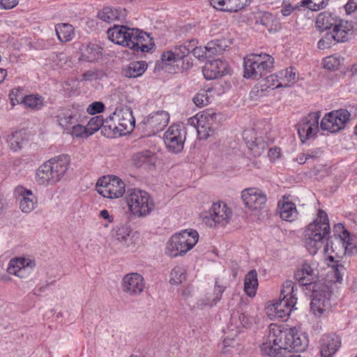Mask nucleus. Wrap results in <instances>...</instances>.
I'll return each mask as SVG.
<instances>
[{"mask_svg":"<svg viewBox=\"0 0 357 357\" xmlns=\"http://www.w3.org/2000/svg\"><path fill=\"white\" fill-rule=\"evenodd\" d=\"M307 345V337L296 327L284 328L271 324L267 340L261 344V351L270 357H287L291 352L305 351Z\"/></svg>","mask_w":357,"mask_h":357,"instance_id":"1","label":"nucleus"},{"mask_svg":"<svg viewBox=\"0 0 357 357\" xmlns=\"http://www.w3.org/2000/svg\"><path fill=\"white\" fill-rule=\"evenodd\" d=\"M108 38L115 44L128 47L136 52H148L154 42L146 32L123 25H114L107 30Z\"/></svg>","mask_w":357,"mask_h":357,"instance_id":"2","label":"nucleus"},{"mask_svg":"<svg viewBox=\"0 0 357 357\" xmlns=\"http://www.w3.org/2000/svg\"><path fill=\"white\" fill-rule=\"evenodd\" d=\"M331 233L328 214L319 209L316 218L304 229L302 241L310 255H314L322 248L324 241Z\"/></svg>","mask_w":357,"mask_h":357,"instance_id":"3","label":"nucleus"},{"mask_svg":"<svg viewBox=\"0 0 357 357\" xmlns=\"http://www.w3.org/2000/svg\"><path fill=\"white\" fill-rule=\"evenodd\" d=\"M70 159L68 155H61L44 162L36 172V181L40 185H54L67 172Z\"/></svg>","mask_w":357,"mask_h":357,"instance_id":"4","label":"nucleus"},{"mask_svg":"<svg viewBox=\"0 0 357 357\" xmlns=\"http://www.w3.org/2000/svg\"><path fill=\"white\" fill-rule=\"evenodd\" d=\"M295 284L291 280L285 281L281 289L280 298L266 307V312L271 319L288 317L297 303Z\"/></svg>","mask_w":357,"mask_h":357,"instance_id":"5","label":"nucleus"},{"mask_svg":"<svg viewBox=\"0 0 357 357\" xmlns=\"http://www.w3.org/2000/svg\"><path fill=\"white\" fill-rule=\"evenodd\" d=\"M199 238V235L195 229L176 232L167 242L165 253L172 258L183 257L197 245Z\"/></svg>","mask_w":357,"mask_h":357,"instance_id":"6","label":"nucleus"},{"mask_svg":"<svg viewBox=\"0 0 357 357\" xmlns=\"http://www.w3.org/2000/svg\"><path fill=\"white\" fill-rule=\"evenodd\" d=\"M274 66V59L266 53L250 54L244 58L243 76L247 79H259L269 73Z\"/></svg>","mask_w":357,"mask_h":357,"instance_id":"7","label":"nucleus"},{"mask_svg":"<svg viewBox=\"0 0 357 357\" xmlns=\"http://www.w3.org/2000/svg\"><path fill=\"white\" fill-rule=\"evenodd\" d=\"M270 130L269 125L259 123L255 128L244 130L243 137L253 156L261 155L266 147L273 142L269 135Z\"/></svg>","mask_w":357,"mask_h":357,"instance_id":"8","label":"nucleus"},{"mask_svg":"<svg viewBox=\"0 0 357 357\" xmlns=\"http://www.w3.org/2000/svg\"><path fill=\"white\" fill-rule=\"evenodd\" d=\"M126 201L130 212L135 217L143 218L154 209V202L149 194L137 188L129 189Z\"/></svg>","mask_w":357,"mask_h":357,"instance_id":"9","label":"nucleus"},{"mask_svg":"<svg viewBox=\"0 0 357 357\" xmlns=\"http://www.w3.org/2000/svg\"><path fill=\"white\" fill-rule=\"evenodd\" d=\"M106 126L109 129L123 135L131 132L135 127V119L130 108H116L106 119Z\"/></svg>","mask_w":357,"mask_h":357,"instance_id":"10","label":"nucleus"},{"mask_svg":"<svg viewBox=\"0 0 357 357\" xmlns=\"http://www.w3.org/2000/svg\"><path fill=\"white\" fill-rule=\"evenodd\" d=\"M331 296V291L327 285L323 283L314 284L312 289L310 311L315 317H320L330 311Z\"/></svg>","mask_w":357,"mask_h":357,"instance_id":"11","label":"nucleus"},{"mask_svg":"<svg viewBox=\"0 0 357 357\" xmlns=\"http://www.w3.org/2000/svg\"><path fill=\"white\" fill-rule=\"evenodd\" d=\"M215 121L216 113L212 109H205L188 119V123L197 129L200 139H207L213 135Z\"/></svg>","mask_w":357,"mask_h":357,"instance_id":"12","label":"nucleus"},{"mask_svg":"<svg viewBox=\"0 0 357 357\" xmlns=\"http://www.w3.org/2000/svg\"><path fill=\"white\" fill-rule=\"evenodd\" d=\"M186 128L183 123H173L165 132L162 139L168 151L173 153H181L184 148L186 139Z\"/></svg>","mask_w":357,"mask_h":357,"instance_id":"13","label":"nucleus"},{"mask_svg":"<svg viewBox=\"0 0 357 357\" xmlns=\"http://www.w3.org/2000/svg\"><path fill=\"white\" fill-rule=\"evenodd\" d=\"M321 116V111L310 112L297 123L298 135L303 144L317 137L319 132V119Z\"/></svg>","mask_w":357,"mask_h":357,"instance_id":"14","label":"nucleus"},{"mask_svg":"<svg viewBox=\"0 0 357 357\" xmlns=\"http://www.w3.org/2000/svg\"><path fill=\"white\" fill-rule=\"evenodd\" d=\"M96 188L100 195L109 199L120 198L126 191L123 181L115 176H103L98 179Z\"/></svg>","mask_w":357,"mask_h":357,"instance_id":"15","label":"nucleus"},{"mask_svg":"<svg viewBox=\"0 0 357 357\" xmlns=\"http://www.w3.org/2000/svg\"><path fill=\"white\" fill-rule=\"evenodd\" d=\"M350 118V113L344 109L333 110L326 113L320 122L323 131L335 133L343 130Z\"/></svg>","mask_w":357,"mask_h":357,"instance_id":"16","label":"nucleus"},{"mask_svg":"<svg viewBox=\"0 0 357 357\" xmlns=\"http://www.w3.org/2000/svg\"><path fill=\"white\" fill-rule=\"evenodd\" d=\"M209 212L210 216H205L203 218V222L209 227H213L216 225L225 226L232 217L231 209L226 203L220 201L214 202Z\"/></svg>","mask_w":357,"mask_h":357,"instance_id":"17","label":"nucleus"},{"mask_svg":"<svg viewBox=\"0 0 357 357\" xmlns=\"http://www.w3.org/2000/svg\"><path fill=\"white\" fill-rule=\"evenodd\" d=\"M319 271L316 262H305L294 273V279L302 286H309L314 289L317 282Z\"/></svg>","mask_w":357,"mask_h":357,"instance_id":"18","label":"nucleus"},{"mask_svg":"<svg viewBox=\"0 0 357 357\" xmlns=\"http://www.w3.org/2000/svg\"><path fill=\"white\" fill-rule=\"evenodd\" d=\"M241 198L245 206L252 211L263 209L267 202V196L261 189L249 188L241 192Z\"/></svg>","mask_w":357,"mask_h":357,"instance_id":"19","label":"nucleus"},{"mask_svg":"<svg viewBox=\"0 0 357 357\" xmlns=\"http://www.w3.org/2000/svg\"><path fill=\"white\" fill-rule=\"evenodd\" d=\"M36 266L34 259L29 257H19L10 260L7 272L20 278H26Z\"/></svg>","mask_w":357,"mask_h":357,"instance_id":"20","label":"nucleus"},{"mask_svg":"<svg viewBox=\"0 0 357 357\" xmlns=\"http://www.w3.org/2000/svg\"><path fill=\"white\" fill-rule=\"evenodd\" d=\"M121 287L124 294L132 297L137 296L145 288L144 279L139 273H130L123 277Z\"/></svg>","mask_w":357,"mask_h":357,"instance_id":"21","label":"nucleus"},{"mask_svg":"<svg viewBox=\"0 0 357 357\" xmlns=\"http://www.w3.org/2000/svg\"><path fill=\"white\" fill-rule=\"evenodd\" d=\"M14 192L22 213H29L38 206V199L31 190L18 185Z\"/></svg>","mask_w":357,"mask_h":357,"instance_id":"22","label":"nucleus"},{"mask_svg":"<svg viewBox=\"0 0 357 357\" xmlns=\"http://www.w3.org/2000/svg\"><path fill=\"white\" fill-rule=\"evenodd\" d=\"M229 71L227 61L220 59L206 62L202 68L203 75L208 80L225 76L229 74Z\"/></svg>","mask_w":357,"mask_h":357,"instance_id":"23","label":"nucleus"},{"mask_svg":"<svg viewBox=\"0 0 357 357\" xmlns=\"http://www.w3.org/2000/svg\"><path fill=\"white\" fill-rule=\"evenodd\" d=\"M250 0H209V4L214 9L229 13H234L243 10Z\"/></svg>","mask_w":357,"mask_h":357,"instance_id":"24","label":"nucleus"},{"mask_svg":"<svg viewBox=\"0 0 357 357\" xmlns=\"http://www.w3.org/2000/svg\"><path fill=\"white\" fill-rule=\"evenodd\" d=\"M278 209L282 220L287 222L294 221L298 216L296 204L291 200L289 195H284L278 201Z\"/></svg>","mask_w":357,"mask_h":357,"instance_id":"25","label":"nucleus"},{"mask_svg":"<svg viewBox=\"0 0 357 357\" xmlns=\"http://www.w3.org/2000/svg\"><path fill=\"white\" fill-rule=\"evenodd\" d=\"M341 346V339L336 334L324 335L321 340L320 353L321 357H331Z\"/></svg>","mask_w":357,"mask_h":357,"instance_id":"26","label":"nucleus"},{"mask_svg":"<svg viewBox=\"0 0 357 357\" xmlns=\"http://www.w3.org/2000/svg\"><path fill=\"white\" fill-rule=\"evenodd\" d=\"M353 34V25L348 21L338 20L332 30V38L338 43H344Z\"/></svg>","mask_w":357,"mask_h":357,"instance_id":"27","label":"nucleus"},{"mask_svg":"<svg viewBox=\"0 0 357 357\" xmlns=\"http://www.w3.org/2000/svg\"><path fill=\"white\" fill-rule=\"evenodd\" d=\"M234 321V318H231V322ZM233 326V323L228 326L227 330L229 331L233 332L234 331ZM241 332V329L239 326H237L234 333H231V335H228L223 340L222 342V354L225 357H234L235 355H238L239 354L238 349L235 348L236 341L234 340V336H236L238 333Z\"/></svg>","mask_w":357,"mask_h":357,"instance_id":"28","label":"nucleus"},{"mask_svg":"<svg viewBox=\"0 0 357 357\" xmlns=\"http://www.w3.org/2000/svg\"><path fill=\"white\" fill-rule=\"evenodd\" d=\"M333 233L335 236H337L340 239L344 253L353 254L356 252L357 248L352 243L353 238L344 225L341 223L335 225Z\"/></svg>","mask_w":357,"mask_h":357,"instance_id":"29","label":"nucleus"},{"mask_svg":"<svg viewBox=\"0 0 357 357\" xmlns=\"http://www.w3.org/2000/svg\"><path fill=\"white\" fill-rule=\"evenodd\" d=\"M79 117V111L70 109H61L58 111L56 116L59 125L66 131L69 130L71 126L78 121Z\"/></svg>","mask_w":357,"mask_h":357,"instance_id":"30","label":"nucleus"},{"mask_svg":"<svg viewBox=\"0 0 357 357\" xmlns=\"http://www.w3.org/2000/svg\"><path fill=\"white\" fill-rule=\"evenodd\" d=\"M131 161L137 167L144 165L149 169H153L156 162V154L150 150L142 151L133 154Z\"/></svg>","mask_w":357,"mask_h":357,"instance_id":"31","label":"nucleus"},{"mask_svg":"<svg viewBox=\"0 0 357 357\" xmlns=\"http://www.w3.org/2000/svg\"><path fill=\"white\" fill-rule=\"evenodd\" d=\"M324 252L326 258L328 261L335 264L332 265L333 270L335 273L337 282H341L342 280V275L339 270V268H342L343 266L337 264L341 256L333 248V243L332 241H327L324 247Z\"/></svg>","mask_w":357,"mask_h":357,"instance_id":"32","label":"nucleus"},{"mask_svg":"<svg viewBox=\"0 0 357 357\" xmlns=\"http://www.w3.org/2000/svg\"><path fill=\"white\" fill-rule=\"evenodd\" d=\"M339 17L328 11H324L318 14L315 20L316 27L321 30L325 31L331 29L335 23L338 22Z\"/></svg>","mask_w":357,"mask_h":357,"instance_id":"33","label":"nucleus"},{"mask_svg":"<svg viewBox=\"0 0 357 357\" xmlns=\"http://www.w3.org/2000/svg\"><path fill=\"white\" fill-rule=\"evenodd\" d=\"M126 16V10H121L111 7H105L100 10L97 17L103 22L111 23L115 20H122Z\"/></svg>","mask_w":357,"mask_h":357,"instance_id":"34","label":"nucleus"},{"mask_svg":"<svg viewBox=\"0 0 357 357\" xmlns=\"http://www.w3.org/2000/svg\"><path fill=\"white\" fill-rule=\"evenodd\" d=\"M102 48L97 44L90 43L81 49L80 60L94 62L101 58Z\"/></svg>","mask_w":357,"mask_h":357,"instance_id":"35","label":"nucleus"},{"mask_svg":"<svg viewBox=\"0 0 357 357\" xmlns=\"http://www.w3.org/2000/svg\"><path fill=\"white\" fill-rule=\"evenodd\" d=\"M131 233L132 229L129 226L121 225L114 229L112 236L122 245L128 247L133 243Z\"/></svg>","mask_w":357,"mask_h":357,"instance_id":"36","label":"nucleus"},{"mask_svg":"<svg viewBox=\"0 0 357 357\" xmlns=\"http://www.w3.org/2000/svg\"><path fill=\"white\" fill-rule=\"evenodd\" d=\"M176 57V54L172 50L163 52L161 56L162 68H165L170 73H177L179 70V63L181 62Z\"/></svg>","mask_w":357,"mask_h":357,"instance_id":"37","label":"nucleus"},{"mask_svg":"<svg viewBox=\"0 0 357 357\" xmlns=\"http://www.w3.org/2000/svg\"><path fill=\"white\" fill-rule=\"evenodd\" d=\"M277 75L282 88L290 87L294 84L296 81V71L293 67L281 70L277 72Z\"/></svg>","mask_w":357,"mask_h":357,"instance_id":"38","label":"nucleus"},{"mask_svg":"<svg viewBox=\"0 0 357 357\" xmlns=\"http://www.w3.org/2000/svg\"><path fill=\"white\" fill-rule=\"evenodd\" d=\"M257 273L255 270L250 271L244 279V291L250 297H254L258 287Z\"/></svg>","mask_w":357,"mask_h":357,"instance_id":"39","label":"nucleus"},{"mask_svg":"<svg viewBox=\"0 0 357 357\" xmlns=\"http://www.w3.org/2000/svg\"><path fill=\"white\" fill-rule=\"evenodd\" d=\"M146 68L147 64L145 61H133L123 68V73L127 77H137L142 75Z\"/></svg>","mask_w":357,"mask_h":357,"instance_id":"40","label":"nucleus"},{"mask_svg":"<svg viewBox=\"0 0 357 357\" xmlns=\"http://www.w3.org/2000/svg\"><path fill=\"white\" fill-rule=\"evenodd\" d=\"M213 87H208L206 89H201L192 98V101L197 107H203L206 106L213 99L214 97Z\"/></svg>","mask_w":357,"mask_h":357,"instance_id":"41","label":"nucleus"},{"mask_svg":"<svg viewBox=\"0 0 357 357\" xmlns=\"http://www.w3.org/2000/svg\"><path fill=\"white\" fill-rule=\"evenodd\" d=\"M55 31L58 39L61 43H67L73 40L75 36L73 26L68 23L58 24L55 26Z\"/></svg>","mask_w":357,"mask_h":357,"instance_id":"42","label":"nucleus"},{"mask_svg":"<svg viewBox=\"0 0 357 357\" xmlns=\"http://www.w3.org/2000/svg\"><path fill=\"white\" fill-rule=\"evenodd\" d=\"M257 23L264 26L269 32H275L280 29V24L270 13H263L257 20Z\"/></svg>","mask_w":357,"mask_h":357,"instance_id":"43","label":"nucleus"},{"mask_svg":"<svg viewBox=\"0 0 357 357\" xmlns=\"http://www.w3.org/2000/svg\"><path fill=\"white\" fill-rule=\"evenodd\" d=\"M228 46L229 42L226 39H218L208 42L205 45L208 58L216 54H220Z\"/></svg>","mask_w":357,"mask_h":357,"instance_id":"44","label":"nucleus"},{"mask_svg":"<svg viewBox=\"0 0 357 357\" xmlns=\"http://www.w3.org/2000/svg\"><path fill=\"white\" fill-rule=\"evenodd\" d=\"M343 63L344 58L337 54L326 56L321 61L323 68L331 71L339 70Z\"/></svg>","mask_w":357,"mask_h":357,"instance_id":"45","label":"nucleus"},{"mask_svg":"<svg viewBox=\"0 0 357 357\" xmlns=\"http://www.w3.org/2000/svg\"><path fill=\"white\" fill-rule=\"evenodd\" d=\"M22 102L26 107L36 110H39L44 106V98L38 94L26 96Z\"/></svg>","mask_w":357,"mask_h":357,"instance_id":"46","label":"nucleus"},{"mask_svg":"<svg viewBox=\"0 0 357 357\" xmlns=\"http://www.w3.org/2000/svg\"><path fill=\"white\" fill-rule=\"evenodd\" d=\"M24 142V132L20 130L12 133L8 137L9 147L13 151H17L22 148Z\"/></svg>","mask_w":357,"mask_h":357,"instance_id":"47","label":"nucleus"},{"mask_svg":"<svg viewBox=\"0 0 357 357\" xmlns=\"http://www.w3.org/2000/svg\"><path fill=\"white\" fill-rule=\"evenodd\" d=\"M101 126L107 127L106 126V119H104L102 116H96L92 117L86 125L88 135H93L97 132Z\"/></svg>","mask_w":357,"mask_h":357,"instance_id":"48","label":"nucleus"},{"mask_svg":"<svg viewBox=\"0 0 357 357\" xmlns=\"http://www.w3.org/2000/svg\"><path fill=\"white\" fill-rule=\"evenodd\" d=\"M185 268L183 266H176L171 271L169 282L173 284H179L185 280Z\"/></svg>","mask_w":357,"mask_h":357,"instance_id":"49","label":"nucleus"},{"mask_svg":"<svg viewBox=\"0 0 357 357\" xmlns=\"http://www.w3.org/2000/svg\"><path fill=\"white\" fill-rule=\"evenodd\" d=\"M328 0H301V6L305 7L312 11H318L324 8Z\"/></svg>","mask_w":357,"mask_h":357,"instance_id":"50","label":"nucleus"},{"mask_svg":"<svg viewBox=\"0 0 357 357\" xmlns=\"http://www.w3.org/2000/svg\"><path fill=\"white\" fill-rule=\"evenodd\" d=\"M268 89L264 86V84H257L250 92V98L253 100H258L261 98L266 96Z\"/></svg>","mask_w":357,"mask_h":357,"instance_id":"51","label":"nucleus"},{"mask_svg":"<svg viewBox=\"0 0 357 357\" xmlns=\"http://www.w3.org/2000/svg\"><path fill=\"white\" fill-rule=\"evenodd\" d=\"M264 86L267 89H278L282 88L280 86V82L279 81V78L278 77L277 73L274 74H271L268 76L264 81Z\"/></svg>","mask_w":357,"mask_h":357,"instance_id":"52","label":"nucleus"},{"mask_svg":"<svg viewBox=\"0 0 357 357\" xmlns=\"http://www.w3.org/2000/svg\"><path fill=\"white\" fill-rule=\"evenodd\" d=\"M66 132L77 137L89 136V135H88L86 126L85 127L80 124H73V126H71L70 130H66Z\"/></svg>","mask_w":357,"mask_h":357,"instance_id":"53","label":"nucleus"},{"mask_svg":"<svg viewBox=\"0 0 357 357\" xmlns=\"http://www.w3.org/2000/svg\"><path fill=\"white\" fill-rule=\"evenodd\" d=\"M191 49H190L188 47H187L185 45H179L178 47H175L172 52L176 54V58L178 59L180 62L183 59L184 57L188 55V54L190 52Z\"/></svg>","mask_w":357,"mask_h":357,"instance_id":"54","label":"nucleus"},{"mask_svg":"<svg viewBox=\"0 0 357 357\" xmlns=\"http://www.w3.org/2000/svg\"><path fill=\"white\" fill-rule=\"evenodd\" d=\"M296 8L297 7L292 5L291 0H283L280 13L283 16L287 17L289 16Z\"/></svg>","mask_w":357,"mask_h":357,"instance_id":"55","label":"nucleus"},{"mask_svg":"<svg viewBox=\"0 0 357 357\" xmlns=\"http://www.w3.org/2000/svg\"><path fill=\"white\" fill-rule=\"evenodd\" d=\"M169 122V113L166 111H158V127L162 129L168 125Z\"/></svg>","mask_w":357,"mask_h":357,"instance_id":"56","label":"nucleus"},{"mask_svg":"<svg viewBox=\"0 0 357 357\" xmlns=\"http://www.w3.org/2000/svg\"><path fill=\"white\" fill-rule=\"evenodd\" d=\"M105 105L100 101H96L90 104L87 109L86 112L90 114H95L98 113H100L105 109Z\"/></svg>","mask_w":357,"mask_h":357,"instance_id":"57","label":"nucleus"},{"mask_svg":"<svg viewBox=\"0 0 357 357\" xmlns=\"http://www.w3.org/2000/svg\"><path fill=\"white\" fill-rule=\"evenodd\" d=\"M193 55L199 59H205L208 58L207 50L205 46H199L192 50Z\"/></svg>","mask_w":357,"mask_h":357,"instance_id":"58","label":"nucleus"},{"mask_svg":"<svg viewBox=\"0 0 357 357\" xmlns=\"http://www.w3.org/2000/svg\"><path fill=\"white\" fill-rule=\"evenodd\" d=\"M238 321L243 328H248L252 324L254 319L246 314L241 313L238 316Z\"/></svg>","mask_w":357,"mask_h":357,"instance_id":"59","label":"nucleus"},{"mask_svg":"<svg viewBox=\"0 0 357 357\" xmlns=\"http://www.w3.org/2000/svg\"><path fill=\"white\" fill-rule=\"evenodd\" d=\"M331 38L332 37L328 35L321 38L317 43L318 48L320 50L329 48L331 45Z\"/></svg>","mask_w":357,"mask_h":357,"instance_id":"60","label":"nucleus"},{"mask_svg":"<svg viewBox=\"0 0 357 357\" xmlns=\"http://www.w3.org/2000/svg\"><path fill=\"white\" fill-rule=\"evenodd\" d=\"M268 158L271 162H275L281 157V149L278 147H273L269 149Z\"/></svg>","mask_w":357,"mask_h":357,"instance_id":"61","label":"nucleus"},{"mask_svg":"<svg viewBox=\"0 0 357 357\" xmlns=\"http://www.w3.org/2000/svg\"><path fill=\"white\" fill-rule=\"evenodd\" d=\"M17 4V0H0V7L3 9H10Z\"/></svg>","mask_w":357,"mask_h":357,"instance_id":"62","label":"nucleus"},{"mask_svg":"<svg viewBox=\"0 0 357 357\" xmlns=\"http://www.w3.org/2000/svg\"><path fill=\"white\" fill-rule=\"evenodd\" d=\"M323 151L320 148H317L315 149L309 150L305 153L307 158V160L309 159H314L319 158L321 154Z\"/></svg>","mask_w":357,"mask_h":357,"instance_id":"63","label":"nucleus"},{"mask_svg":"<svg viewBox=\"0 0 357 357\" xmlns=\"http://www.w3.org/2000/svg\"><path fill=\"white\" fill-rule=\"evenodd\" d=\"M344 8L347 14L354 12L357 10V0H349Z\"/></svg>","mask_w":357,"mask_h":357,"instance_id":"64","label":"nucleus"}]
</instances>
